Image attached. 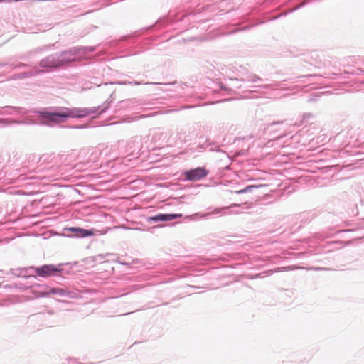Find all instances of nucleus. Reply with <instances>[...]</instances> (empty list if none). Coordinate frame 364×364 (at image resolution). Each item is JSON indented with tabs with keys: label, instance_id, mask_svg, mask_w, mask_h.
<instances>
[{
	"label": "nucleus",
	"instance_id": "7ed1b4c3",
	"mask_svg": "<svg viewBox=\"0 0 364 364\" xmlns=\"http://www.w3.org/2000/svg\"><path fill=\"white\" fill-rule=\"evenodd\" d=\"M207 172L203 168H198L186 172V177L191 181H197L205 177Z\"/></svg>",
	"mask_w": 364,
	"mask_h": 364
},
{
	"label": "nucleus",
	"instance_id": "20e7f679",
	"mask_svg": "<svg viewBox=\"0 0 364 364\" xmlns=\"http://www.w3.org/2000/svg\"><path fill=\"white\" fill-rule=\"evenodd\" d=\"M67 230L74 232L75 236L80 237H85L94 235V232L92 230H85L81 228H68Z\"/></svg>",
	"mask_w": 364,
	"mask_h": 364
},
{
	"label": "nucleus",
	"instance_id": "0eeeda50",
	"mask_svg": "<svg viewBox=\"0 0 364 364\" xmlns=\"http://www.w3.org/2000/svg\"><path fill=\"white\" fill-rule=\"evenodd\" d=\"M255 187H256L255 186H248L245 188L238 191L237 193H247V191H250V190H252V188H254Z\"/></svg>",
	"mask_w": 364,
	"mask_h": 364
},
{
	"label": "nucleus",
	"instance_id": "423d86ee",
	"mask_svg": "<svg viewBox=\"0 0 364 364\" xmlns=\"http://www.w3.org/2000/svg\"><path fill=\"white\" fill-rule=\"evenodd\" d=\"M50 293L53 294L63 295L65 294V291L60 288H53L50 289Z\"/></svg>",
	"mask_w": 364,
	"mask_h": 364
},
{
	"label": "nucleus",
	"instance_id": "f03ea898",
	"mask_svg": "<svg viewBox=\"0 0 364 364\" xmlns=\"http://www.w3.org/2000/svg\"><path fill=\"white\" fill-rule=\"evenodd\" d=\"M73 114L70 111L60 112H45L42 113V117L49 121L60 123L63 122V119L73 117Z\"/></svg>",
	"mask_w": 364,
	"mask_h": 364
},
{
	"label": "nucleus",
	"instance_id": "39448f33",
	"mask_svg": "<svg viewBox=\"0 0 364 364\" xmlns=\"http://www.w3.org/2000/svg\"><path fill=\"white\" fill-rule=\"evenodd\" d=\"M181 216V214H159L151 217L150 219L154 221H168L180 218Z\"/></svg>",
	"mask_w": 364,
	"mask_h": 364
},
{
	"label": "nucleus",
	"instance_id": "f257e3e1",
	"mask_svg": "<svg viewBox=\"0 0 364 364\" xmlns=\"http://www.w3.org/2000/svg\"><path fill=\"white\" fill-rule=\"evenodd\" d=\"M34 272L39 277H48L57 274L60 272V269L54 264H46L34 268Z\"/></svg>",
	"mask_w": 364,
	"mask_h": 364
}]
</instances>
